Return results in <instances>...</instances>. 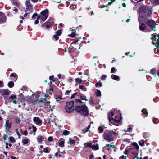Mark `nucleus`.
I'll use <instances>...</instances> for the list:
<instances>
[{
	"instance_id": "obj_53",
	"label": "nucleus",
	"mask_w": 159,
	"mask_h": 159,
	"mask_svg": "<svg viewBox=\"0 0 159 159\" xmlns=\"http://www.w3.org/2000/svg\"><path fill=\"white\" fill-rule=\"evenodd\" d=\"M48 141L49 142L52 141L53 140V138L52 137L50 136L48 137Z\"/></svg>"
},
{
	"instance_id": "obj_24",
	"label": "nucleus",
	"mask_w": 159,
	"mask_h": 159,
	"mask_svg": "<svg viewBox=\"0 0 159 159\" xmlns=\"http://www.w3.org/2000/svg\"><path fill=\"white\" fill-rule=\"evenodd\" d=\"M14 85V82L13 81H10L8 83V86L10 88H12Z\"/></svg>"
},
{
	"instance_id": "obj_26",
	"label": "nucleus",
	"mask_w": 159,
	"mask_h": 159,
	"mask_svg": "<svg viewBox=\"0 0 159 159\" xmlns=\"http://www.w3.org/2000/svg\"><path fill=\"white\" fill-rule=\"evenodd\" d=\"M61 99V97L60 95H56L55 96V99L57 102H59Z\"/></svg>"
},
{
	"instance_id": "obj_64",
	"label": "nucleus",
	"mask_w": 159,
	"mask_h": 159,
	"mask_svg": "<svg viewBox=\"0 0 159 159\" xmlns=\"http://www.w3.org/2000/svg\"><path fill=\"white\" fill-rule=\"evenodd\" d=\"M93 154H91V155H90L89 159H92L93 158Z\"/></svg>"
},
{
	"instance_id": "obj_5",
	"label": "nucleus",
	"mask_w": 159,
	"mask_h": 159,
	"mask_svg": "<svg viewBox=\"0 0 159 159\" xmlns=\"http://www.w3.org/2000/svg\"><path fill=\"white\" fill-rule=\"evenodd\" d=\"M75 109L74 102L71 101L66 102L65 107L66 112L70 113L73 111Z\"/></svg>"
},
{
	"instance_id": "obj_63",
	"label": "nucleus",
	"mask_w": 159,
	"mask_h": 159,
	"mask_svg": "<svg viewBox=\"0 0 159 159\" xmlns=\"http://www.w3.org/2000/svg\"><path fill=\"white\" fill-rule=\"evenodd\" d=\"M90 103L91 104H94V102H93V99H91L90 101Z\"/></svg>"
},
{
	"instance_id": "obj_21",
	"label": "nucleus",
	"mask_w": 159,
	"mask_h": 159,
	"mask_svg": "<svg viewBox=\"0 0 159 159\" xmlns=\"http://www.w3.org/2000/svg\"><path fill=\"white\" fill-rule=\"evenodd\" d=\"M133 146L134 148L137 150H138L139 149V146L135 142L133 143Z\"/></svg>"
},
{
	"instance_id": "obj_15",
	"label": "nucleus",
	"mask_w": 159,
	"mask_h": 159,
	"mask_svg": "<svg viewBox=\"0 0 159 159\" xmlns=\"http://www.w3.org/2000/svg\"><path fill=\"white\" fill-rule=\"evenodd\" d=\"M12 3L13 5L17 7H20L21 6V4L18 0H12Z\"/></svg>"
},
{
	"instance_id": "obj_46",
	"label": "nucleus",
	"mask_w": 159,
	"mask_h": 159,
	"mask_svg": "<svg viewBox=\"0 0 159 159\" xmlns=\"http://www.w3.org/2000/svg\"><path fill=\"white\" fill-rule=\"evenodd\" d=\"M11 102H13V103L15 104H17V101L16 100H15V99L13 100H11L9 101V103H11Z\"/></svg>"
},
{
	"instance_id": "obj_6",
	"label": "nucleus",
	"mask_w": 159,
	"mask_h": 159,
	"mask_svg": "<svg viewBox=\"0 0 159 159\" xmlns=\"http://www.w3.org/2000/svg\"><path fill=\"white\" fill-rule=\"evenodd\" d=\"M143 21L147 24L148 26L150 27L151 30L155 31L156 30L155 29V24L154 21L151 19H148L147 18H144L143 20Z\"/></svg>"
},
{
	"instance_id": "obj_25",
	"label": "nucleus",
	"mask_w": 159,
	"mask_h": 159,
	"mask_svg": "<svg viewBox=\"0 0 159 159\" xmlns=\"http://www.w3.org/2000/svg\"><path fill=\"white\" fill-rule=\"evenodd\" d=\"M124 131L125 132H131L132 131V128L129 126V127L126 130L125 129L124 130Z\"/></svg>"
},
{
	"instance_id": "obj_12",
	"label": "nucleus",
	"mask_w": 159,
	"mask_h": 159,
	"mask_svg": "<svg viewBox=\"0 0 159 159\" xmlns=\"http://www.w3.org/2000/svg\"><path fill=\"white\" fill-rule=\"evenodd\" d=\"M6 17L4 14L0 12V23H3L6 22Z\"/></svg>"
},
{
	"instance_id": "obj_33",
	"label": "nucleus",
	"mask_w": 159,
	"mask_h": 159,
	"mask_svg": "<svg viewBox=\"0 0 159 159\" xmlns=\"http://www.w3.org/2000/svg\"><path fill=\"white\" fill-rule=\"evenodd\" d=\"M96 94L98 96H100L101 95V92L98 90H97V92L96 93Z\"/></svg>"
},
{
	"instance_id": "obj_36",
	"label": "nucleus",
	"mask_w": 159,
	"mask_h": 159,
	"mask_svg": "<svg viewBox=\"0 0 159 159\" xmlns=\"http://www.w3.org/2000/svg\"><path fill=\"white\" fill-rule=\"evenodd\" d=\"M70 132L66 130H65L63 132V134L65 135H67L69 134Z\"/></svg>"
},
{
	"instance_id": "obj_35",
	"label": "nucleus",
	"mask_w": 159,
	"mask_h": 159,
	"mask_svg": "<svg viewBox=\"0 0 159 159\" xmlns=\"http://www.w3.org/2000/svg\"><path fill=\"white\" fill-rule=\"evenodd\" d=\"M156 36L155 35H154V37L155 39H157V38H156ZM157 37H158V39H157V44L158 45V47H159V34H158V35L157 36Z\"/></svg>"
},
{
	"instance_id": "obj_59",
	"label": "nucleus",
	"mask_w": 159,
	"mask_h": 159,
	"mask_svg": "<svg viewBox=\"0 0 159 159\" xmlns=\"http://www.w3.org/2000/svg\"><path fill=\"white\" fill-rule=\"evenodd\" d=\"M43 152L45 153H47L48 152V149L46 148H45L43 149Z\"/></svg>"
},
{
	"instance_id": "obj_8",
	"label": "nucleus",
	"mask_w": 159,
	"mask_h": 159,
	"mask_svg": "<svg viewBox=\"0 0 159 159\" xmlns=\"http://www.w3.org/2000/svg\"><path fill=\"white\" fill-rule=\"evenodd\" d=\"M25 10L26 13H30L33 10L32 5L31 4L30 0H27L26 1L25 3Z\"/></svg>"
},
{
	"instance_id": "obj_52",
	"label": "nucleus",
	"mask_w": 159,
	"mask_h": 159,
	"mask_svg": "<svg viewBox=\"0 0 159 159\" xmlns=\"http://www.w3.org/2000/svg\"><path fill=\"white\" fill-rule=\"evenodd\" d=\"M13 11H14V14H16L18 11V9L16 7H14L13 9Z\"/></svg>"
},
{
	"instance_id": "obj_58",
	"label": "nucleus",
	"mask_w": 159,
	"mask_h": 159,
	"mask_svg": "<svg viewBox=\"0 0 159 159\" xmlns=\"http://www.w3.org/2000/svg\"><path fill=\"white\" fill-rule=\"evenodd\" d=\"M90 127V126L89 125V126L85 129V130L84 133L87 132L88 131H89V129Z\"/></svg>"
},
{
	"instance_id": "obj_50",
	"label": "nucleus",
	"mask_w": 159,
	"mask_h": 159,
	"mask_svg": "<svg viewBox=\"0 0 159 159\" xmlns=\"http://www.w3.org/2000/svg\"><path fill=\"white\" fill-rule=\"evenodd\" d=\"M75 100L76 101V102L78 103H82V101L81 100V99H75Z\"/></svg>"
},
{
	"instance_id": "obj_28",
	"label": "nucleus",
	"mask_w": 159,
	"mask_h": 159,
	"mask_svg": "<svg viewBox=\"0 0 159 159\" xmlns=\"http://www.w3.org/2000/svg\"><path fill=\"white\" fill-rule=\"evenodd\" d=\"M139 144L141 146H143L144 145V141L143 140H141L139 142Z\"/></svg>"
},
{
	"instance_id": "obj_22",
	"label": "nucleus",
	"mask_w": 159,
	"mask_h": 159,
	"mask_svg": "<svg viewBox=\"0 0 159 159\" xmlns=\"http://www.w3.org/2000/svg\"><path fill=\"white\" fill-rule=\"evenodd\" d=\"M80 99L84 101L85 100V101H87L88 100V99L86 98V97L84 95H81L80 97Z\"/></svg>"
},
{
	"instance_id": "obj_29",
	"label": "nucleus",
	"mask_w": 159,
	"mask_h": 159,
	"mask_svg": "<svg viewBox=\"0 0 159 159\" xmlns=\"http://www.w3.org/2000/svg\"><path fill=\"white\" fill-rule=\"evenodd\" d=\"M78 93H75L74 94H73L71 96L70 98L71 99H73L75 98H77V96Z\"/></svg>"
},
{
	"instance_id": "obj_19",
	"label": "nucleus",
	"mask_w": 159,
	"mask_h": 159,
	"mask_svg": "<svg viewBox=\"0 0 159 159\" xmlns=\"http://www.w3.org/2000/svg\"><path fill=\"white\" fill-rule=\"evenodd\" d=\"M91 148L94 150H97L99 149L98 144H96L93 145L91 146Z\"/></svg>"
},
{
	"instance_id": "obj_20",
	"label": "nucleus",
	"mask_w": 159,
	"mask_h": 159,
	"mask_svg": "<svg viewBox=\"0 0 159 159\" xmlns=\"http://www.w3.org/2000/svg\"><path fill=\"white\" fill-rule=\"evenodd\" d=\"M111 77L113 79L119 81V80H118L119 79V77L118 76L115 75H111Z\"/></svg>"
},
{
	"instance_id": "obj_27",
	"label": "nucleus",
	"mask_w": 159,
	"mask_h": 159,
	"mask_svg": "<svg viewBox=\"0 0 159 159\" xmlns=\"http://www.w3.org/2000/svg\"><path fill=\"white\" fill-rule=\"evenodd\" d=\"M28 140H29L28 139L26 138L23 139L22 140V142L24 144H26L28 143Z\"/></svg>"
},
{
	"instance_id": "obj_9",
	"label": "nucleus",
	"mask_w": 159,
	"mask_h": 159,
	"mask_svg": "<svg viewBox=\"0 0 159 159\" xmlns=\"http://www.w3.org/2000/svg\"><path fill=\"white\" fill-rule=\"evenodd\" d=\"M12 126V122L8 120H7L4 126L5 130L6 133L10 132V129Z\"/></svg>"
},
{
	"instance_id": "obj_18",
	"label": "nucleus",
	"mask_w": 159,
	"mask_h": 159,
	"mask_svg": "<svg viewBox=\"0 0 159 159\" xmlns=\"http://www.w3.org/2000/svg\"><path fill=\"white\" fill-rule=\"evenodd\" d=\"M43 137L42 136H39L37 138V141L38 142H42L43 141Z\"/></svg>"
},
{
	"instance_id": "obj_38",
	"label": "nucleus",
	"mask_w": 159,
	"mask_h": 159,
	"mask_svg": "<svg viewBox=\"0 0 159 159\" xmlns=\"http://www.w3.org/2000/svg\"><path fill=\"white\" fill-rule=\"evenodd\" d=\"M69 142L71 144H73L75 143V141L74 140H72V139L71 138H70L69 139Z\"/></svg>"
},
{
	"instance_id": "obj_37",
	"label": "nucleus",
	"mask_w": 159,
	"mask_h": 159,
	"mask_svg": "<svg viewBox=\"0 0 159 159\" xmlns=\"http://www.w3.org/2000/svg\"><path fill=\"white\" fill-rule=\"evenodd\" d=\"M32 128H33V131L34 132L33 134H34V135H35V132L37 130V128L36 127L34 126L33 125L32 126Z\"/></svg>"
},
{
	"instance_id": "obj_40",
	"label": "nucleus",
	"mask_w": 159,
	"mask_h": 159,
	"mask_svg": "<svg viewBox=\"0 0 159 159\" xmlns=\"http://www.w3.org/2000/svg\"><path fill=\"white\" fill-rule=\"evenodd\" d=\"M95 86L97 87L99 86V87H101L102 86V84L100 82H98L95 85Z\"/></svg>"
},
{
	"instance_id": "obj_44",
	"label": "nucleus",
	"mask_w": 159,
	"mask_h": 159,
	"mask_svg": "<svg viewBox=\"0 0 159 159\" xmlns=\"http://www.w3.org/2000/svg\"><path fill=\"white\" fill-rule=\"evenodd\" d=\"M84 145H85V146H86L90 147H91V146L92 145V143H85L84 144Z\"/></svg>"
},
{
	"instance_id": "obj_56",
	"label": "nucleus",
	"mask_w": 159,
	"mask_h": 159,
	"mask_svg": "<svg viewBox=\"0 0 159 159\" xmlns=\"http://www.w3.org/2000/svg\"><path fill=\"white\" fill-rule=\"evenodd\" d=\"M3 86V82L2 81H0V88L2 87Z\"/></svg>"
},
{
	"instance_id": "obj_61",
	"label": "nucleus",
	"mask_w": 159,
	"mask_h": 159,
	"mask_svg": "<svg viewBox=\"0 0 159 159\" xmlns=\"http://www.w3.org/2000/svg\"><path fill=\"white\" fill-rule=\"evenodd\" d=\"M70 93V91L69 90L66 91L65 93L66 95H69Z\"/></svg>"
},
{
	"instance_id": "obj_17",
	"label": "nucleus",
	"mask_w": 159,
	"mask_h": 159,
	"mask_svg": "<svg viewBox=\"0 0 159 159\" xmlns=\"http://www.w3.org/2000/svg\"><path fill=\"white\" fill-rule=\"evenodd\" d=\"M147 26L144 23H142L141 25H139V29L142 31H143L146 28Z\"/></svg>"
},
{
	"instance_id": "obj_43",
	"label": "nucleus",
	"mask_w": 159,
	"mask_h": 159,
	"mask_svg": "<svg viewBox=\"0 0 159 159\" xmlns=\"http://www.w3.org/2000/svg\"><path fill=\"white\" fill-rule=\"evenodd\" d=\"M107 76L105 75H103L101 77V80H105Z\"/></svg>"
},
{
	"instance_id": "obj_2",
	"label": "nucleus",
	"mask_w": 159,
	"mask_h": 159,
	"mask_svg": "<svg viewBox=\"0 0 159 159\" xmlns=\"http://www.w3.org/2000/svg\"><path fill=\"white\" fill-rule=\"evenodd\" d=\"M36 93L39 94L38 97L39 99L37 98L35 99L33 102L34 104L39 106L40 107L43 105H48L50 102L49 101L45 102V100L46 98L45 94L39 92H37Z\"/></svg>"
},
{
	"instance_id": "obj_4",
	"label": "nucleus",
	"mask_w": 159,
	"mask_h": 159,
	"mask_svg": "<svg viewBox=\"0 0 159 159\" xmlns=\"http://www.w3.org/2000/svg\"><path fill=\"white\" fill-rule=\"evenodd\" d=\"M118 132L117 131L115 130L114 131L112 130L109 132L105 133L104 134V139L109 142L113 141L114 140L113 135H117L118 133Z\"/></svg>"
},
{
	"instance_id": "obj_7",
	"label": "nucleus",
	"mask_w": 159,
	"mask_h": 159,
	"mask_svg": "<svg viewBox=\"0 0 159 159\" xmlns=\"http://www.w3.org/2000/svg\"><path fill=\"white\" fill-rule=\"evenodd\" d=\"M48 16V11L47 9L42 11L40 15L38 16V19H41L43 21H45Z\"/></svg>"
},
{
	"instance_id": "obj_39",
	"label": "nucleus",
	"mask_w": 159,
	"mask_h": 159,
	"mask_svg": "<svg viewBox=\"0 0 159 159\" xmlns=\"http://www.w3.org/2000/svg\"><path fill=\"white\" fill-rule=\"evenodd\" d=\"M9 140L11 142H14L15 141V139L12 137L11 136L9 138Z\"/></svg>"
},
{
	"instance_id": "obj_62",
	"label": "nucleus",
	"mask_w": 159,
	"mask_h": 159,
	"mask_svg": "<svg viewBox=\"0 0 159 159\" xmlns=\"http://www.w3.org/2000/svg\"><path fill=\"white\" fill-rule=\"evenodd\" d=\"M49 80H53V76H51L49 77Z\"/></svg>"
},
{
	"instance_id": "obj_49",
	"label": "nucleus",
	"mask_w": 159,
	"mask_h": 159,
	"mask_svg": "<svg viewBox=\"0 0 159 159\" xmlns=\"http://www.w3.org/2000/svg\"><path fill=\"white\" fill-rule=\"evenodd\" d=\"M53 37L55 39V40L56 41H57L58 40V38H59V37L57 35H54L53 36Z\"/></svg>"
},
{
	"instance_id": "obj_11",
	"label": "nucleus",
	"mask_w": 159,
	"mask_h": 159,
	"mask_svg": "<svg viewBox=\"0 0 159 159\" xmlns=\"http://www.w3.org/2000/svg\"><path fill=\"white\" fill-rule=\"evenodd\" d=\"M114 115V114L113 112L110 113L108 114V118L109 121L111 123L116 122L119 123L120 122V120H117L116 119H114L112 118V116Z\"/></svg>"
},
{
	"instance_id": "obj_1",
	"label": "nucleus",
	"mask_w": 159,
	"mask_h": 159,
	"mask_svg": "<svg viewBox=\"0 0 159 159\" xmlns=\"http://www.w3.org/2000/svg\"><path fill=\"white\" fill-rule=\"evenodd\" d=\"M139 16L138 20L140 24L142 22L143 18L150 17L152 12L151 7L145 5L139 7Z\"/></svg>"
},
{
	"instance_id": "obj_41",
	"label": "nucleus",
	"mask_w": 159,
	"mask_h": 159,
	"mask_svg": "<svg viewBox=\"0 0 159 159\" xmlns=\"http://www.w3.org/2000/svg\"><path fill=\"white\" fill-rule=\"evenodd\" d=\"M142 112L144 114H147L148 113L147 110L144 109H143L142 110Z\"/></svg>"
},
{
	"instance_id": "obj_57",
	"label": "nucleus",
	"mask_w": 159,
	"mask_h": 159,
	"mask_svg": "<svg viewBox=\"0 0 159 159\" xmlns=\"http://www.w3.org/2000/svg\"><path fill=\"white\" fill-rule=\"evenodd\" d=\"M8 136L7 135L4 134L3 136V138L4 140H5L6 139V137H7Z\"/></svg>"
},
{
	"instance_id": "obj_48",
	"label": "nucleus",
	"mask_w": 159,
	"mask_h": 159,
	"mask_svg": "<svg viewBox=\"0 0 159 159\" xmlns=\"http://www.w3.org/2000/svg\"><path fill=\"white\" fill-rule=\"evenodd\" d=\"M10 76L16 77V76H17V75L15 73H12L11 74Z\"/></svg>"
},
{
	"instance_id": "obj_47",
	"label": "nucleus",
	"mask_w": 159,
	"mask_h": 159,
	"mask_svg": "<svg viewBox=\"0 0 159 159\" xmlns=\"http://www.w3.org/2000/svg\"><path fill=\"white\" fill-rule=\"evenodd\" d=\"M16 132L19 138H20L21 135H20V133H19V132L18 131L17 129H16Z\"/></svg>"
},
{
	"instance_id": "obj_54",
	"label": "nucleus",
	"mask_w": 159,
	"mask_h": 159,
	"mask_svg": "<svg viewBox=\"0 0 159 159\" xmlns=\"http://www.w3.org/2000/svg\"><path fill=\"white\" fill-rule=\"evenodd\" d=\"M38 16V14L37 13H34L32 16V19L34 18L35 17H36Z\"/></svg>"
},
{
	"instance_id": "obj_32",
	"label": "nucleus",
	"mask_w": 159,
	"mask_h": 159,
	"mask_svg": "<svg viewBox=\"0 0 159 159\" xmlns=\"http://www.w3.org/2000/svg\"><path fill=\"white\" fill-rule=\"evenodd\" d=\"M103 128L101 126L99 127L98 129V132L100 133H102L103 131Z\"/></svg>"
},
{
	"instance_id": "obj_45",
	"label": "nucleus",
	"mask_w": 159,
	"mask_h": 159,
	"mask_svg": "<svg viewBox=\"0 0 159 159\" xmlns=\"http://www.w3.org/2000/svg\"><path fill=\"white\" fill-rule=\"evenodd\" d=\"M75 80L76 82H78L79 83H81L82 81V80L80 78H76Z\"/></svg>"
},
{
	"instance_id": "obj_13",
	"label": "nucleus",
	"mask_w": 159,
	"mask_h": 159,
	"mask_svg": "<svg viewBox=\"0 0 159 159\" xmlns=\"http://www.w3.org/2000/svg\"><path fill=\"white\" fill-rule=\"evenodd\" d=\"M33 120L34 122L38 125H40L42 124V121L38 117H34Z\"/></svg>"
},
{
	"instance_id": "obj_30",
	"label": "nucleus",
	"mask_w": 159,
	"mask_h": 159,
	"mask_svg": "<svg viewBox=\"0 0 159 159\" xmlns=\"http://www.w3.org/2000/svg\"><path fill=\"white\" fill-rule=\"evenodd\" d=\"M79 88L80 89L84 90V91H85L86 90V88L85 87V86L84 85H80Z\"/></svg>"
},
{
	"instance_id": "obj_42",
	"label": "nucleus",
	"mask_w": 159,
	"mask_h": 159,
	"mask_svg": "<svg viewBox=\"0 0 159 159\" xmlns=\"http://www.w3.org/2000/svg\"><path fill=\"white\" fill-rule=\"evenodd\" d=\"M56 34L58 36H59L61 34V30H59L57 31L56 32Z\"/></svg>"
},
{
	"instance_id": "obj_14",
	"label": "nucleus",
	"mask_w": 159,
	"mask_h": 159,
	"mask_svg": "<svg viewBox=\"0 0 159 159\" xmlns=\"http://www.w3.org/2000/svg\"><path fill=\"white\" fill-rule=\"evenodd\" d=\"M150 72L155 77L158 76L159 77V69L156 70L155 69L151 70Z\"/></svg>"
},
{
	"instance_id": "obj_31",
	"label": "nucleus",
	"mask_w": 159,
	"mask_h": 159,
	"mask_svg": "<svg viewBox=\"0 0 159 159\" xmlns=\"http://www.w3.org/2000/svg\"><path fill=\"white\" fill-rule=\"evenodd\" d=\"M16 98V96L14 94L11 95L9 97V98L12 99L13 100H14Z\"/></svg>"
},
{
	"instance_id": "obj_34",
	"label": "nucleus",
	"mask_w": 159,
	"mask_h": 159,
	"mask_svg": "<svg viewBox=\"0 0 159 159\" xmlns=\"http://www.w3.org/2000/svg\"><path fill=\"white\" fill-rule=\"evenodd\" d=\"M59 146L61 147H63L64 146V142L61 141L59 142Z\"/></svg>"
},
{
	"instance_id": "obj_60",
	"label": "nucleus",
	"mask_w": 159,
	"mask_h": 159,
	"mask_svg": "<svg viewBox=\"0 0 159 159\" xmlns=\"http://www.w3.org/2000/svg\"><path fill=\"white\" fill-rule=\"evenodd\" d=\"M115 0H112V2H109L108 3V4L107 5V6H109V5H111V4L112 3V2H114L115 1Z\"/></svg>"
},
{
	"instance_id": "obj_55",
	"label": "nucleus",
	"mask_w": 159,
	"mask_h": 159,
	"mask_svg": "<svg viewBox=\"0 0 159 159\" xmlns=\"http://www.w3.org/2000/svg\"><path fill=\"white\" fill-rule=\"evenodd\" d=\"M115 70V68H114V67L112 68L111 69V73H114Z\"/></svg>"
},
{
	"instance_id": "obj_23",
	"label": "nucleus",
	"mask_w": 159,
	"mask_h": 159,
	"mask_svg": "<svg viewBox=\"0 0 159 159\" xmlns=\"http://www.w3.org/2000/svg\"><path fill=\"white\" fill-rule=\"evenodd\" d=\"M72 37H74L76 35V31L75 30H72L71 34Z\"/></svg>"
},
{
	"instance_id": "obj_3",
	"label": "nucleus",
	"mask_w": 159,
	"mask_h": 159,
	"mask_svg": "<svg viewBox=\"0 0 159 159\" xmlns=\"http://www.w3.org/2000/svg\"><path fill=\"white\" fill-rule=\"evenodd\" d=\"M75 109L77 112L81 115L87 116L88 114V111L86 106H76Z\"/></svg>"
},
{
	"instance_id": "obj_51",
	"label": "nucleus",
	"mask_w": 159,
	"mask_h": 159,
	"mask_svg": "<svg viewBox=\"0 0 159 159\" xmlns=\"http://www.w3.org/2000/svg\"><path fill=\"white\" fill-rule=\"evenodd\" d=\"M154 2L156 5L159 4V0H154Z\"/></svg>"
},
{
	"instance_id": "obj_16",
	"label": "nucleus",
	"mask_w": 159,
	"mask_h": 159,
	"mask_svg": "<svg viewBox=\"0 0 159 159\" xmlns=\"http://www.w3.org/2000/svg\"><path fill=\"white\" fill-rule=\"evenodd\" d=\"M11 92H10V93ZM2 94V95H8L9 94V92L7 89H0V94Z\"/></svg>"
},
{
	"instance_id": "obj_10",
	"label": "nucleus",
	"mask_w": 159,
	"mask_h": 159,
	"mask_svg": "<svg viewBox=\"0 0 159 159\" xmlns=\"http://www.w3.org/2000/svg\"><path fill=\"white\" fill-rule=\"evenodd\" d=\"M53 23V19L51 18L45 23L43 24L42 25V27H45L47 29H48L52 25Z\"/></svg>"
}]
</instances>
